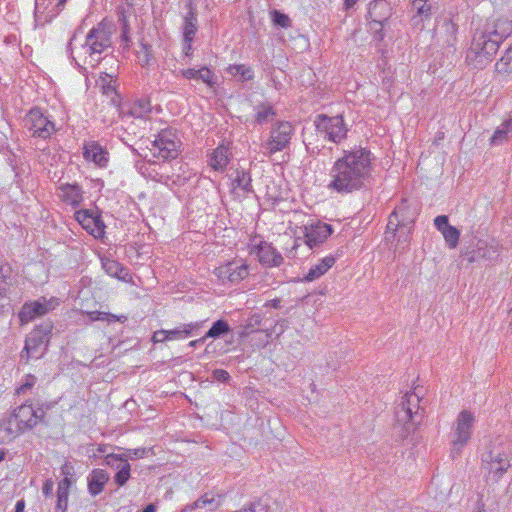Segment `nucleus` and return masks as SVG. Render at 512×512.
<instances>
[{"mask_svg":"<svg viewBox=\"0 0 512 512\" xmlns=\"http://www.w3.org/2000/svg\"><path fill=\"white\" fill-rule=\"evenodd\" d=\"M54 404L53 402H41L34 406L33 419L35 421V427L39 423L47 424L45 421L46 413L53 408Z\"/></svg>","mask_w":512,"mask_h":512,"instance_id":"a19ab883","label":"nucleus"},{"mask_svg":"<svg viewBox=\"0 0 512 512\" xmlns=\"http://www.w3.org/2000/svg\"><path fill=\"white\" fill-rule=\"evenodd\" d=\"M232 183L233 189H240L243 192V196L254 193L251 174L244 169H237L235 171V177Z\"/></svg>","mask_w":512,"mask_h":512,"instance_id":"7c9ffc66","label":"nucleus"},{"mask_svg":"<svg viewBox=\"0 0 512 512\" xmlns=\"http://www.w3.org/2000/svg\"><path fill=\"white\" fill-rule=\"evenodd\" d=\"M36 381L37 379L34 375H26L24 383L16 390L17 394L25 393L26 390L31 389L35 385Z\"/></svg>","mask_w":512,"mask_h":512,"instance_id":"6e6d98bb","label":"nucleus"},{"mask_svg":"<svg viewBox=\"0 0 512 512\" xmlns=\"http://www.w3.org/2000/svg\"><path fill=\"white\" fill-rule=\"evenodd\" d=\"M503 249L502 243L495 238H479L473 235L464 241L460 250V258L462 261L478 267L494 266L502 261Z\"/></svg>","mask_w":512,"mask_h":512,"instance_id":"7ed1b4c3","label":"nucleus"},{"mask_svg":"<svg viewBox=\"0 0 512 512\" xmlns=\"http://www.w3.org/2000/svg\"><path fill=\"white\" fill-rule=\"evenodd\" d=\"M421 389L416 387L413 391L406 393L401 402L395 408L396 427L401 439H406L421 423L425 414L426 401L420 396Z\"/></svg>","mask_w":512,"mask_h":512,"instance_id":"20e7f679","label":"nucleus"},{"mask_svg":"<svg viewBox=\"0 0 512 512\" xmlns=\"http://www.w3.org/2000/svg\"><path fill=\"white\" fill-rule=\"evenodd\" d=\"M231 331L229 323L224 319H218L215 321L211 328L206 332L205 337L217 339L223 337Z\"/></svg>","mask_w":512,"mask_h":512,"instance_id":"58836bf2","label":"nucleus"},{"mask_svg":"<svg viewBox=\"0 0 512 512\" xmlns=\"http://www.w3.org/2000/svg\"><path fill=\"white\" fill-rule=\"evenodd\" d=\"M231 153L229 144L224 142L211 153L209 158V166L216 171H223L230 161Z\"/></svg>","mask_w":512,"mask_h":512,"instance_id":"cd10ccee","label":"nucleus"},{"mask_svg":"<svg viewBox=\"0 0 512 512\" xmlns=\"http://www.w3.org/2000/svg\"><path fill=\"white\" fill-rule=\"evenodd\" d=\"M54 304H57L56 299L51 298L48 300L45 297L33 302L25 303L19 312V319L22 324L31 322L35 318L44 316L54 309Z\"/></svg>","mask_w":512,"mask_h":512,"instance_id":"f3484780","label":"nucleus"},{"mask_svg":"<svg viewBox=\"0 0 512 512\" xmlns=\"http://www.w3.org/2000/svg\"><path fill=\"white\" fill-rule=\"evenodd\" d=\"M72 482L68 477H64L59 483L57 488V512H65L68 506L69 489Z\"/></svg>","mask_w":512,"mask_h":512,"instance_id":"72a5a7b5","label":"nucleus"},{"mask_svg":"<svg viewBox=\"0 0 512 512\" xmlns=\"http://www.w3.org/2000/svg\"><path fill=\"white\" fill-rule=\"evenodd\" d=\"M118 22L120 24V28H130L127 13L124 7L119 6L117 8Z\"/></svg>","mask_w":512,"mask_h":512,"instance_id":"13d9d810","label":"nucleus"},{"mask_svg":"<svg viewBox=\"0 0 512 512\" xmlns=\"http://www.w3.org/2000/svg\"><path fill=\"white\" fill-rule=\"evenodd\" d=\"M257 255L261 264L267 267H278L283 262V257L271 243L261 242L258 246Z\"/></svg>","mask_w":512,"mask_h":512,"instance_id":"5701e85b","label":"nucleus"},{"mask_svg":"<svg viewBox=\"0 0 512 512\" xmlns=\"http://www.w3.org/2000/svg\"><path fill=\"white\" fill-rule=\"evenodd\" d=\"M181 142L176 131L172 128L161 130L152 141L153 155L164 160L175 159L180 152Z\"/></svg>","mask_w":512,"mask_h":512,"instance_id":"9d476101","label":"nucleus"},{"mask_svg":"<svg viewBox=\"0 0 512 512\" xmlns=\"http://www.w3.org/2000/svg\"><path fill=\"white\" fill-rule=\"evenodd\" d=\"M25 127L33 137L49 138L55 131V125L41 111L40 108H32L24 117Z\"/></svg>","mask_w":512,"mask_h":512,"instance_id":"9b49d317","label":"nucleus"},{"mask_svg":"<svg viewBox=\"0 0 512 512\" xmlns=\"http://www.w3.org/2000/svg\"><path fill=\"white\" fill-rule=\"evenodd\" d=\"M495 70L498 74L506 78L512 77V45L505 51L502 58L495 64Z\"/></svg>","mask_w":512,"mask_h":512,"instance_id":"e433bc0d","label":"nucleus"},{"mask_svg":"<svg viewBox=\"0 0 512 512\" xmlns=\"http://www.w3.org/2000/svg\"><path fill=\"white\" fill-rule=\"evenodd\" d=\"M370 166L371 152L368 149L344 151V155L331 168L332 180L328 188L341 194L359 190L369 175Z\"/></svg>","mask_w":512,"mask_h":512,"instance_id":"f257e3e1","label":"nucleus"},{"mask_svg":"<svg viewBox=\"0 0 512 512\" xmlns=\"http://www.w3.org/2000/svg\"><path fill=\"white\" fill-rule=\"evenodd\" d=\"M412 230V224L409 225L408 229H404L403 231H398L396 238L397 243L395 245V251L402 252L405 247L408 245L410 240V234Z\"/></svg>","mask_w":512,"mask_h":512,"instance_id":"37998d69","label":"nucleus"},{"mask_svg":"<svg viewBox=\"0 0 512 512\" xmlns=\"http://www.w3.org/2000/svg\"><path fill=\"white\" fill-rule=\"evenodd\" d=\"M434 225L440 231L450 249H455L459 244L460 231L449 224L448 216L439 215L434 219Z\"/></svg>","mask_w":512,"mask_h":512,"instance_id":"412c9836","label":"nucleus"},{"mask_svg":"<svg viewBox=\"0 0 512 512\" xmlns=\"http://www.w3.org/2000/svg\"><path fill=\"white\" fill-rule=\"evenodd\" d=\"M130 28H121V35H120V38H121V42L124 44L123 46V49H128L129 48V44L131 42V39H130Z\"/></svg>","mask_w":512,"mask_h":512,"instance_id":"e2e57ef3","label":"nucleus"},{"mask_svg":"<svg viewBox=\"0 0 512 512\" xmlns=\"http://www.w3.org/2000/svg\"><path fill=\"white\" fill-rule=\"evenodd\" d=\"M214 273L223 284H237L249 275V267L241 260H234L217 267Z\"/></svg>","mask_w":512,"mask_h":512,"instance_id":"4468645a","label":"nucleus"},{"mask_svg":"<svg viewBox=\"0 0 512 512\" xmlns=\"http://www.w3.org/2000/svg\"><path fill=\"white\" fill-rule=\"evenodd\" d=\"M151 112V104L148 99L134 101L128 110V114L135 118H144Z\"/></svg>","mask_w":512,"mask_h":512,"instance_id":"4c0bfd02","label":"nucleus"},{"mask_svg":"<svg viewBox=\"0 0 512 512\" xmlns=\"http://www.w3.org/2000/svg\"><path fill=\"white\" fill-rule=\"evenodd\" d=\"M512 34V20L497 19L477 30L467 51L466 59L474 68L482 69L492 61L500 44Z\"/></svg>","mask_w":512,"mask_h":512,"instance_id":"f03ea898","label":"nucleus"},{"mask_svg":"<svg viewBox=\"0 0 512 512\" xmlns=\"http://www.w3.org/2000/svg\"><path fill=\"white\" fill-rule=\"evenodd\" d=\"M214 502L213 498H209L207 494L201 496L196 501H194L192 504L187 505L184 509V511H192L198 508H204L207 505H211Z\"/></svg>","mask_w":512,"mask_h":512,"instance_id":"09e8293b","label":"nucleus"},{"mask_svg":"<svg viewBox=\"0 0 512 512\" xmlns=\"http://www.w3.org/2000/svg\"><path fill=\"white\" fill-rule=\"evenodd\" d=\"M77 222L95 238L103 237L105 233V224L99 211L81 209L75 212Z\"/></svg>","mask_w":512,"mask_h":512,"instance_id":"dca6fc26","label":"nucleus"},{"mask_svg":"<svg viewBox=\"0 0 512 512\" xmlns=\"http://www.w3.org/2000/svg\"><path fill=\"white\" fill-rule=\"evenodd\" d=\"M8 163L11 166L13 172L15 173V180L14 181L18 185H20V183L22 181L21 175L24 172V170L19 166L18 161H17L15 155H12L11 157L8 158Z\"/></svg>","mask_w":512,"mask_h":512,"instance_id":"864d4df0","label":"nucleus"},{"mask_svg":"<svg viewBox=\"0 0 512 512\" xmlns=\"http://www.w3.org/2000/svg\"><path fill=\"white\" fill-rule=\"evenodd\" d=\"M42 491H43V494L47 497L52 495L53 482L51 480H47L43 485Z\"/></svg>","mask_w":512,"mask_h":512,"instance_id":"338daca9","label":"nucleus"},{"mask_svg":"<svg viewBox=\"0 0 512 512\" xmlns=\"http://www.w3.org/2000/svg\"><path fill=\"white\" fill-rule=\"evenodd\" d=\"M58 190L60 191L59 196L61 200L66 204H69L73 207H77L83 201V190L81 186L77 183L61 184L58 187Z\"/></svg>","mask_w":512,"mask_h":512,"instance_id":"393cba45","label":"nucleus"},{"mask_svg":"<svg viewBox=\"0 0 512 512\" xmlns=\"http://www.w3.org/2000/svg\"><path fill=\"white\" fill-rule=\"evenodd\" d=\"M52 328V322H44L36 326L31 332H38V336H41L42 338L50 341V334L52 332Z\"/></svg>","mask_w":512,"mask_h":512,"instance_id":"603ef678","label":"nucleus"},{"mask_svg":"<svg viewBox=\"0 0 512 512\" xmlns=\"http://www.w3.org/2000/svg\"><path fill=\"white\" fill-rule=\"evenodd\" d=\"M92 315H95V316L91 317L92 320H106L108 322H115V321L124 322L127 320V317L124 315L116 316L114 314L106 313V312L95 311L92 313Z\"/></svg>","mask_w":512,"mask_h":512,"instance_id":"49530a36","label":"nucleus"},{"mask_svg":"<svg viewBox=\"0 0 512 512\" xmlns=\"http://www.w3.org/2000/svg\"><path fill=\"white\" fill-rule=\"evenodd\" d=\"M106 462L108 465L116 466L118 469L114 476L115 483L118 486L125 485L130 478V464L128 461L117 454H110L106 457Z\"/></svg>","mask_w":512,"mask_h":512,"instance_id":"a878e982","label":"nucleus"},{"mask_svg":"<svg viewBox=\"0 0 512 512\" xmlns=\"http://www.w3.org/2000/svg\"><path fill=\"white\" fill-rule=\"evenodd\" d=\"M245 508L246 512H268L269 505L267 501L257 498L251 501Z\"/></svg>","mask_w":512,"mask_h":512,"instance_id":"a18cd8bd","label":"nucleus"},{"mask_svg":"<svg viewBox=\"0 0 512 512\" xmlns=\"http://www.w3.org/2000/svg\"><path fill=\"white\" fill-rule=\"evenodd\" d=\"M431 15V6L427 4V0L422 2L421 7H418L416 14L412 17L415 25L422 22L424 19L429 18Z\"/></svg>","mask_w":512,"mask_h":512,"instance_id":"c03bdc74","label":"nucleus"},{"mask_svg":"<svg viewBox=\"0 0 512 512\" xmlns=\"http://www.w3.org/2000/svg\"><path fill=\"white\" fill-rule=\"evenodd\" d=\"M368 16L375 24L385 23L392 16L391 4L387 0L371 1Z\"/></svg>","mask_w":512,"mask_h":512,"instance_id":"b1692460","label":"nucleus"},{"mask_svg":"<svg viewBox=\"0 0 512 512\" xmlns=\"http://www.w3.org/2000/svg\"><path fill=\"white\" fill-rule=\"evenodd\" d=\"M485 470L499 479L512 466V444L509 441H492L482 454Z\"/></svg>","mask_w":512,"mask_h":512,"instance_id":"423d86ee","label":"nucleus"},{"mask_svg":"<svg viewBox=\"0 0 512 512\" xmlns=\"http://www.w3.org/2000/svg\"><path fill=\"white\" fill-rule=\"evenodd\" d=\"M294 128L288 121L277 122L271 129L269 140L263 148L270 155L284 150L290 143Z\"/></svg>","mask_w":512,"mask_h":512,"instance_id":"f8f14e48","label":"nucleus"},{"mask_svg":"<svg viewBox=\"0 0 512 512\" xmlns=\"http://www.w3.org/2000/svg\"><path fill=\"white\" fill-rule=\"evenodd\" d=\"M314 125L317 132L333 143H340L347 136L348 128L342 115L319 114L314 120Z\"/></svg>","mask_w":512,"mask_h":512,"instance_id":"1a4fd4ad","label":"nucleus"},{"mask_svg":"<svg viewBox=\"0 0 512 512\" xmlns=\"http://www.w3.org/2000/svg\"><path fill=\"white\" fill-rule=\"evenodd\" d=\"M405 202L406 200H404L401 205L397 206L389 216L385 233L387 241L394 240L398 231L408 229L409 225L413 223V220L406 216L408 211Z\"/></svg>","mask_w":512,"mask_h":512,"instance_id":"a211bd4d","label":"nucleus"},{"mask_svg":"<svg viewBox=\"0 0 512 512\" xmlns=\"http://www.w3.org/2000/svg\"><path fill=\"white\" fill-rule=\"evenodd\" d=\"M107 151L95 141L84 146L83 156L87 161L94 162L99 167H105L108 163Z\"/></svg>","mask_w":512,"mask_h":512,"instance_id":"bb28decb","label":"nucleus"},{"mask_svg":"<svg viewBox=\"0 0 512 512\" xmlns=\"http://www.w3.org/2000/svg\"><path fill=\"white\" fill-rule=\"evenodd\" d=\"M181 75L186 79H198L199 80V69L188 68L180 71Z\"/></svg>","mask_w":512,"mask_h":512,"instance_id":"0e129e2a","label":"nucleus"},{"mask_svg":"<svg viewBox=\"0 0 512 512\" xmlns=\"http://www.w3.org/2000/svg\"><path fill=\"white\" fill-rule=\"evenodd\" d=\"M272 21L276 26H280L282 28H288L291 26V20L288 15L278 10H274L272 12Z\"/></svg>","mask_w":512,"mask_h":512,"instance_id":"de8ad7c7","label":"nucleus"},{"mask_svg":"<svg viewBox=\"0 0 512 512\" xmlns=\"http://www.w3.org/2000/svg\"><path fill=\"white\" fill-rule=\"evenodd\" d=\"M112 45L111 26L101 21L94 26L86 35L85 43L82 45L85 58V65L95 67L102 60V54Z\"/></svg>","mask_w":512,"mask_h":512,"instance_id":"39448f33","label":"nucleus"},{"mask_svg":"<svg viewBox=\"0 0 512 512\" xmlns=\"http://www.w3.org/2000/svg\"><path fill=\"white\" fill-rule=\"evenodd\" d=\"M194 41V38H190V40H188L187 38H183V52L186 56H191L192 55V51H193V47H192V43Z\"/></svg>","mask_w":512,"mask_h":512,"instance_id":"69168bd1","label":"nucleus"},{"mask_svg":"<svg viewBox=\"0 0 512 512\" xmlns=\"http://www.w3.org/2000/svg\"><path fill=\"white\" fill-rule=\"evenodd\" d=\"M115 278L122 280L124 282H129L132 279L131 274L129 273V269L120 264V269L117 270V275Z\"/></svg>","mask_w":512,"mask_h":512,"instance_id":"052dcab7","label":"nucleus"},{"mask_svg":"<svg viewBox=\"0 0 512 512\" xmlns=\"http://www.w3.org/2000/svg\"><path fill=\"white\" fill-rule=\"evenodd\" d=\"M265 306H269V307H272L274 309H279L281 308V300L279 298H275V299H272L270 301H268Z\"/></svg>","mask_w":512,"mask_h":512,"instance_id":"774afa93","label":"nucleus"},{"mask_svg":"<svg viewBox=\"0 0 512 512\" xmlns=\"http://www.w3.org/2000/svg\"><path fill=\"white\" fill-rule=\"evenodd\" d=\"M38 332H30L26 337L25 346L20 354L22 359H26V362L30 358L39 359L46 353L49 340L38 336Z\"/></svg>","mask_w":512,"mask_h":512,"instance_id":"6ab92c4d","label":"nucleus"},{"mask_svg":"<svg viewBox=\"0 0 512 512\" xmlns=\"http://www.w3.org/2000/svg\"><path fill=\"white\" fill-rule=\"evenodd\" d=\"M335 262L336 258L333 255L324 257L309 269L303 280L306 282H312L320 278L335 264Z\"/></svg>","mask_w":512,"mask_h":512,"instance_id":"c85d7f7f","label":"nucleus"},{"mask_svg":"<svg viewBox=\"0 0 512 512\" xmlns=\"http://www.w3.org/2000/svg\"><path fill=\"white\" fill-rule=\"evenodd\" d=\"M102 267L108 275L115 277L117 270L120 269V263L113 259H104L102 260Z\"/></svg>","mask_w":512,"mask_h":512,"instance_id":"8fccbe9b","label":"nucleus"},{"mask_svg":"<svg viewBox=\"0 0 512 512\" xmlns=\"http://www.w3.org/2000/svg\"><path fill=\"white\" fill-rule=\"evenodd\" d=\"M238 334L240 338H247L252 334L258 335V346L268 344L272 336V332L265 326V323H263L262 316L257 313L246 319L245 323L241 325V330Z\"/></svg>","mask_w":512,"mask_h":512,"instance_id":"2eb2a0df","label":"nucleus"},{"mask_svg":"<svg viewBox=\"0 0 512 512\" xmlns=\"http://www.w3.org/2000/svg\"><path fill=\"white\" fill-rule=\"evenodd\" d=\"M109 476L106 473V471L102 469H95L93 470L89 481H88V487L89 491L92 495H97L101 493L104 489V486L106 482L108 481Z\"/></svg>","mask_w":512,"mask_h":512,"instance_id":"473e14b6","label":"nucleus"},{"mask_svg":"<svg viewBox=\"0 0 512 512\" xmlns=\"http://www.w3.org/2000/svg\"><path fill=\"white\" fill-rule=\"evenodd\" d=\"M147 454L146 448H138V449H124L123 454H117L118 456H122L123 459H139L143 458Z\"/></svg>","mask_w":512,"mask_h":512,"instance_id":"3c124183","label":"nucleus"},{"mask_svg":"<svg viewBox=\"0 0 512 512\" xmlns=\"http://www.w3.org/2000/svg\"><path fill=\"white\" fill-rule=\"evenodd\" d=\"M152 340L154 343L164 342L168 340V330H158L154 332Z\"/></svg>","mask_w":512,"mask_h":512,"instance_id":"680f3d73","label":"nucleus"},{"mask_svg":"<svg viewBox=\"0 0 512 512\" xmlns=\"http://www.w3.org/2000/svg\"><path fill=\"white\" fill-rule=\"evenodd\" d=\"M332 233L333 227L330 224L318 221L310 226H305V242L310 249H313L325 242Z\"/></svg>","mask_w":512,"mask_h":512,"instance_id":"aec40b11","label":"nucleus"},{"mask_svg":"<svg viewBox=\"0 0 512 512\" xmlns=\"http://www.w3.org/2000/svg\"><path fill=\"white\" fill-rule=\"evenodd\" d=\"M457 24L450 18H444L439 33L448 47H454L457 42Z\"/></svg>","mask_w":512,"mask_h":512,"instance_id":"2f4dec72","label":"nucleus"},{"mask_svg":"<svg viewBox=\"0 0 512 512\" xmlns=\"http://www.w3.org/2000/svg\"><path fill=\"white\" fill-rule=\"evenodd\" d=\"M474 422L475 417L471 411L463 410L458 414L451 433V457L453 459L458 457L462 449L468 444L472 435Z\"/></svg>","mask_w":512,"mask_h":512,"instance_id":"0eeeda50","label":"nucleus"},{"mask_svg":"<svg viewBox=\"0 0 512 512\" xmlns=\"http://www.w3.org/2000/svg\"><path fill=\"white\" fill-rule=\"evenodd\" d=\"M512 133V119L505 120L493 133L490 138L491 145H502L509 139Z\"/></svg>","mask_w":512,"mask_h":512,"instance_id":"c9c22d12","label":"nucleus"},{"mask_svg":"<svg viewBox=\"0 0 512 512\" xmlns=\"http://www.w3.org/2000/svg\"><path fill=\"white\" fill-rule=\"evenodd\" d=\"M34 406L31 403H24L13 409L10 415L9 423L16 422V431H12L8 427H0V440L1 442H10L17 435L26 430H31L35 427L33 419Z\"/></svg>","mask_w":512,"mask_h":512,"instance_id":"6e6552de","label":"nucleus"},{"mask_svg":"<svg viewBox=\"0 0 512 512\" xmlns=\"http://www.w3.org/2000/svg\"><path fill=\"white\" fill-rule=\"evenodd\" d=\"M255 111V123L258 125L267 124L277 115L275 108L269 103L258 104Z\"/></svg>","mask_w":512,"mask_h":512,"instance_id":"f704fd0d","label":"nucleus"},{"mask_svg":"<svg viewBox=\"0 0 512 512\" xmlns=\"http://www.w3.org/2000/svg\"><path fill=\"white\" fill-rule=\"evenodd\" d=\"M383 26H384V23L375 24L372 19L369 23L370 30L373 31L374 38L378 41H381L384 38Z\"/></svg>","mask_w":512,"mask_h":512,"instance_id":"4d7b16f0","label":"nucleus"},{"mask_svg":"<svg viewBox=\"0 0 512 512\" xmlns=\"http://www.w3.org/2000/svg\"><path fill=\"white\" fill-rule=\"evenodd\" d=\"M67 0H35L34 19L41 26L50 23L65 8Z\"/></svg>","mask_w":512,"mask_h":512,"instance_id":"ddd939ff","label":"nucleus"},{"mask_svg":"<svg viewBox=\"0 0 512 512\" xmlns=\"http://www.w3.org/2000/svg\"><path fill=\"white\" fill-rule=\"evenodd\" d=\"M137 59L142 67L149 66L153 60L151 45L147 43H141L140 49L137 51Z\"/></svg>","mask_w":512,"mask_h":512,"instance_id":"79ce46f5","label":"nucleus"},{"mask_svg":"<svg viewBox=\"0 0 512 512\" xmlns=\"http://www.w3.org/2000/svg\"><path fill=\"white\" fill-rule=\"evenodd\" d=\"M202 325V321L181 324L174 329L168 330V340H179L193 336L201 329Z\"/></svg>","mask_w":512,"mask_h":512,"instance_id":"c756f323","label":"nucleus"},{"mask_svg":"<svg viewBox=\"0 0 512 512\" xmlns=\"http://www.w3.org/2000/svg\"><path fill=\"white\" fill-rule=\"evenodd\" d=\"M213 378L219 382H228L230 380V374L224 369H215L212 372Z\"/></svg>","mask_w":512,"mask_h":512,"instance_id":"bf43d9fd","label":"nucleus"},{"mask_svg":"<svg viewBox=\"0 0 512 512\" xmlns=\"http://www.w3.org/2000/svg\"><path fill=\"white\" fill-rule=\"evenodd\" d=\"M184 7L187 12L183 16L182 33L183 38L190 40V38H195L198 31L197 8L194 0H186Z\"/></svg>","mask_w":512,"mask_h":512,"instance_id":"4be33fe9","label":"nucleus"},{"mask_svg":"<svg viewBox=\"0 0 512 512\" xmlns=\"http://www.w3.org/2000/svg\"><path fill=\"white\" fill-rule=\"evenodd\" d=\"M198 76H199V80H202L207 85H209V86H213L214 85V82L212 80L213 73H212V71L209 68L202 67L201 69H199Z\"/></svg>","mask_w":512,"mask_h":512,"instance_id":"5fc2aeb1","label":"nucleus"},{"mask_svg":"<svg viewBox=\"0 0 512 512\" xmlns=\"http://www.w3.org/2000/svg\"><path fill=\"white\" fill-rule=\"evenodd\" d=\"M227 71L234 77H239L240 81H250L254 78V71L251 67L244 64L230 65Z\"/></svg>","mask_w":512,"mask_h":512,"instance_id":"ea45409f","label":"nucleus"}]
</instances>
